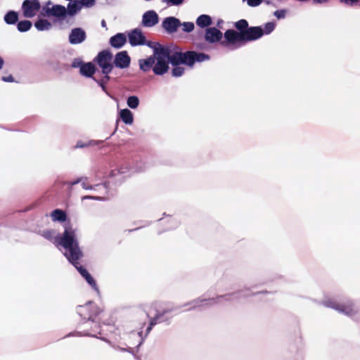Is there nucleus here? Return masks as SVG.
I'll list each match as a JSON object with an SVG mask.
<instances>
[{"label": "nucleus", "mask_w": 360, "mask_h": 360, "mask_svg": "<svg viewBox=\"0 0 360 360\" xmlns=\"http://www.w3.org/2000/svg\"><path fill=\"white\" fill-rule=\"evenodd\" d=\"M108 317V319L107 320L104 318L101 319V321L92 320L86 321L84 323V328L82 331L84 335L97 337L98 335H102L104 333V331L108 330L104 328L105 327H112L115 328V320L113 317L111 316Z\"/></svg>", "instance_id": "39448f33"}, {"label": "nucleus", "mask_w": 360, "mask_h": 360, "mask_svg": "<svg viewBox=\"0 0 360 360\" xmlns=\"http://www.w3.org/2000/svg\"><path fill=\"white\" fill-rule=\"evenodd\" d=\"M131 62V58L127 54L126 51L118 52L115 56L113 61V65L119 68L124 69L127 68Z\"/></svg>", "instance_id": "9b49d317"}, {"label": "nucleus", "mask_w": 360, "mask_h": 360, "mask_svg": "<svg viewBox=\"0 0 360 360\" xmlns=\"http://www.w3.org/2000/svg\"><path fill=\"white\" fill-rule=\"evenodd\" d=\"M222 32L216 27H208L205 30V39L209 43L213 44L219 41L220 44L224 46L221 44V41H223L224 39L222 40Z\"/></svg>", "instance_id": "1a4fd4ad"}, {"label": "nucleus", "mask_w": 360, "mask_h": 360, "mask_svg": "<svg viewBox=\"0 0 360 360\" xmlns=\"http://www.w3.org/2000/svg\"><path fill=\"white\" fill-rule=\"evenodd\" d=\"M156 57L157 56L154 53L152 56L139 60L140 69L143 72H148L151 68L153 69L157 59Z\"/></svg>", "instance_id": "dca6fc26"}, {"label": "nucleus", "mask_w": 360, "mask_h": 360, "mask_svg": "<svg viewBox=\"0 0 360 360\" xmlns=\"http://www.w3.org/2000/svg\"><path fill=\"white\" fill-rule=\"evenodd\" d=\"M42 16H51V8L48 6H44L40 12Z\"/></svg>", "instance_id": "473e14b6"}, {"label": "nucleus", "mask_w": 360, "mask_h": 360, "mask_svg": "<svg viewBox=\"0 0 360 360\" xmlns=\"http://www.w3.org/2000/svg\"><path fill=\"white\" fill-rule=\"evenodd\" d=\"M127 41V37L123 33H118L110 39V44L116 49L122 47Z\"/></svg>", "instance_id": "f3484780"}, {"label": "nucleus", "mask_w": 360, "mask_h": 360, "mask_svg": "<svg viewBox=\"0 0 360 360\" xmlns=\"http://www.w3.org/2000/svg\"><path fill=\"white\" fill-rule=\"evenodd\" d=\"M104 76L102 79L99 80H96L95 78L94 79L98 84V85L102 88L103 91H105V84L109 82L110 77L109 74H103Z\"/></svg>", "instance_id": "c85d7f7f"}, {"label": "nucleus", "mask_w": 360, "mask_h": 360, "mask_svg": "<svg viewBox=\"0 0 360 360\" xmlns=\"http://www.w3.org/2000/svg\"><path fill=\"white\" fill-rule=\"evenodd\" d=\"M266 3L267 4H270V1H266Z\"/></svg>", "instance_id": "49530a36"}, {"label": "nucleus", "mask_w": 360, "mask_h": 360, "mask_svg": "<svg viewBox=\"0 0 360 360\" xmlns=\"http://www.w3.org/2000/svg\"><path fill=\"white\" fill-rule=\"evenodd\" d=\"M340 1L342 4L352 6L354 4H357L359 2V0H340Z\"/></svg>", "instance_id": "58836bf2"}, {"label": "nucleus", "mask_w": 360, "mask_h": 360, "mask_svg": "<svg viewBox=\"0 0 360 360\" xmlns=\"http://www.w3.org/2000/svg\"><path fill=\"white\" fill-rule=\"evenodd\" d=\"M156 61L153 68V72L157 75H162L168 71L170 63L172 66L179 65H185L193 68L194 64L210 60V57L205 53H198L194 51H187L186 52L175 51L172 55L169 54L168 49L160 47L155 49Z\"/></svg>", "instance_id": "f03ea898"}, {"label": "nucleus", "mask_w": 360, "mask_h": 360, "mask_svg": "<svg viewBox=\"0 0 360 360\" xmlns=\"http://www.w3.org/2000/svg\"><path fill=\"white\" fill-rule=\"evenodd\" d=\"M185 72V68L184 67H181L179 65L174 66L172 70V75L173 77H181L184 75Z\"/></svg>", "instance_id": "cd10ccee"}, {"label": "nucleus", "mask_w": 360, "mask_h": 360, "mask_svg": "<svg viewBox=\"0 0 360 360\" xmlns=\"http://www.w3.org/2000/svg\"><path fill=\"white\" fill-rule=\"evenodd\" d=\"M80 7L78 6L77 2L69 3L68 5V11L69 15H75L79 10Z\"/></svg>", "instance_id": "bb28decb"}, {"label": "nucleus", "mask_w": 360, "mask_h": 360, "mask_svg": "<svg viewBox=\"0 0 360 360\" xmlns=\"http://www.w3.org/2000/svg\"><path fill=\"white\" fill-rule=\"evenodd\" d=\"M40 7L39 0H25L22 5L23 15L26 18H32L40 9Z\"/></svg>", "instance_id": "6e6552de"}, {"label": "nucleus", "mask_w": 360, "mask_h": 360, "mask_svg": "<svg viewBox=\"0 0 360 360\" xmlns=\"http://www.w3.org/2000/svg\"><path fill=\"white\" fill-rule=\"evenodd\" d=\"M324 305L327 307H330L340 312L344 313L348 316H352L356 312L354 304L351 302L340 304L333 300L330 299L324 301Z\"/></svg>", "instance_id": "0eeeda50"}, {"label": "nucleus", "mask_w": 360, "mask_h": 360, "mask_svg": "<svg viewBox=\"0 0 360 360\" xmlns=\"http://www.w3.org/2000/svg\"><path fill=\"white\" fill-rule=\"evenodd\" d=\"M285 14H286V11L285 10H277L274 12V15L278 18V19H281V18H284L285 16Z\"/></svg>", "instance_id": "e433bc0d"}, {"label": "nucleus", "mask_w": 360, "mask_h": 360, "mask_svg": "<svg viewBox=\"0 0 360 360\" xmlns=\"http://www.w3.org/2000/svg\"><path fill=\"white\" fill-rule=\"evenodd\" d=\"M212 301L214 303L217 302L215 301V299L214 298H212V299H201V298H198L196 300H194L193 301H192L191 303L193 304V307H191L192 309H194L196 307H198V306H202L204 302H205L207 304V302H211Z\"/></svg>", "instance_id": "a878e982"}, {"label": "nucleus", "mask_w": 360, "mask_h": 360, "mask_svg": "<svg viewBox=\"0 0 360 360\" xmlns=\"http://www.w3.org/2000/svg\"><path fill=\"white\" fill-rule=\"evenodd\" d=\"M77 312L86 321L92 320L101 321V319L110 316L108 312L105 311L103 309L91 301L84 305H79L77 307Z\"/></svg>", "instance_id": "20e7f679"}, {"label": "nucleus", "mask_w": 360, "mask_h": 360, "mask_svg": "<svg viewBox=\"0 0 360 360\" xmlns=\"http://www.w3.org/2000/svg\"><path fill=\"white\" fill-rule=\"evenodd\" d=\"M129 41L132 46L144 45L146 39L141 30L139 28L133 30L128 34Z\"/></svg>", "instance_id": "9d476101"}, {"label": "nucleus", "mask_w": 360, "mask_h": 360, "mask_svg": "<svg viewBox=\"0 0 360 360\" xmlns=\"http://www.w3.org/2000/svg\"><path fill=\"white\" fill-rule=\"evenodd\" d=\"M67 14V10L65 6L61 5H54L51 7V16L65 17Z\"/></svg>", "instance_id": "a211bd4d"}, {"label": "nucleus", "mask_w": 360, "mask_h": 360, "mask_svg": "<svg viewBox=\"0 0 360 360\" xmlns=\"http://www.w3.org/2000/svg\"><path fill=\"white\" fill-rule=\"evenodd\" d=\"M34 26L38 30L43 31L49 30L51 24L47 20L40 19L35 22Z\"/></svg>", "instance_id": "5701e85b"}, {"label": "nucleus", "mask_w": 360, "mask_h": 360, "mask_svg": "<svg viewBox=\"0 0 360 360\" xmlns=\"http://www.w3.org/2000/svg\"><path fill=\"white\" fill-rule=\"evenodd\" d=\"M31 21L27 20L20 21L17 25L18 30L21 32L28 31L31 28Z\"/></svg>", "instance_id": "b1692460"}, {"label": "nucleus", "mask_w": 360, "mask_h": 360, "mask_svg": "<svg viewBox=\"0 0 360 360\" xmlns=\"http://www.w3.org/2000/svg\"><path fill=\"white\" fill-rule=\"evenodd\" d=\"M127 103L129 108L135 109L139 106V99L136 96H131L127 98Z\"/></svg>", "instance_id": "393cba45"}, {"label": "nucleus", "mask_w": 360, "mask_h": 360, "mask_svg": "<svg viewBox=\"0 0 360 360\" xmlns=\"http://www.w3.org/2000/svg\"><path fill=\"white\" fill-rule=\"evenodd\" d=\"M55 231L52 229L45 230L42 233V236L49 240H53V243L55 244V238L57 237H54Z\"/></svg>", "instance_id": "7c9ffc66"}, {"label": "nucleus", "mask_w": 360, "mask_h": 360, "mask_svg": "<svg viewBox=\"0 0 360 360\" xmlns=\"http://www.w3.org/2000/svg\"><path fill=\"white\" fill-rule=\"evenodd\" d=\"M164 2L167 3L169 6H178L181 4L184 0H162Z\"/></svg>", "instance_id": "72a5a7b5"}, {"label": "nucleus", "mask_w": 360, "mask_h": 360, "mask_svg": "<svg viewBox=\"0 0 360 360\" xmlns=\"http://www.w3.org/2000/svg\"><path fill=\"white\" fill-rule=\"evenodd\" d=\"M196 24L200 27H207L212 24V18L207 15H201L197 18Z\"/></svg>", "instance_id": "6ab92c4d"}, {"label": "nucleus", "mask_w": 360, "mask_h": 360, "mask_svg": "<svg viewBox=\"0 0 360 360\" xmlns=\"http://www.w3.org/2000/svg\"><path fill=\"white\" fill-rule=\"evenodd\" d=\"M53 221H65L67 219L66 213L60 209L54 210L51 214Z\"/></svg>", "instance_id": "412c9836"}, {"label": "nucleus", "mask_w": 360, "mask_h": 360, "mask_svg": "<svg viewBox=\"0 0 360 360\" xmlns=\"http://www.w3.org/2000/svg\"><path fill=\"white\" fill-rule=\"evenodd\" d=\"M18 20V13L13 11H8L4 16V20L8 25H13L16 23Z\"/></svg>", "instance_id": "4be33fe9"}, {"label": "nucleus", "mask_w": 360, "mask_h": 360, "mask_svg": "<svg viewBox=\"0 0 360 360\" xmlns=\"http://www.w3.org/2000/svg\"><path fill=\"white\" fill-rule=\"evenodd\" d=\"M329 0H312L314 4H322L328 3Z\"/></svg>", "instance_id": "a19ab883"}, {"label": "nucleus", "mask_w": 360, "mask_h": 360, "mask_svg": "<svg viewBox=\"0 0 360 360\" xmlns=\"http://www.w3.org/2000/svg\"><path fill=\"white\" fill-rule=\"evenodd\" d=\"M79 182H82V186L83 187V188L84 189H91L92 187L89 185V182L87 181V179L86 178H80V179H78L76 181H72L70 183V184L71 186H73V185H75L77 184H78Z\"/></svg>", "instance_id": "c756f323"}, {"label": "nucleus", "mask_w": 360, "mask_h": 360, "mask_svg": "<svg viewBox=\"0 0 360 360\" xmlns=\"http://www.w3.org/2000/svg\"><path fill=\"white\" fill-rule=\"evenodd\" d=\"M181 25L183 27L182 30L185 32H191L194 29V24L191 22H184Z\"/></svg>", "instance_id": "2f4dec72"}, {"label": "nucleus", "mask_w": 360, "mask_h": 360, "mask_svg": "<svg viewBox=\"0 0 360 360\" xmlns=\"http://www.w3.org/2000/svg\"><path fill=\"white\" fill-rule=\"evenodd\" d=\"M2 80L7 82H12L14 81V79L12 75H9L8 77H3Z\"/></svg>", "instance_id": "ea45409f"}, {"label": "nucleus", "mask_w": 360, "mask_h": 360, "mask_svg": "<svg viewBox=\"0 0 360 360\" xmlns=\"http://www.w3.org/2000/svg\"><path fill=\"white\" fill-rule=\"evenodd\" d=\"M160 316L159 314L156 315L155 317L153 318L150 320L149 326L147 328V331H149L152 329L153 326H155L157 323L158 319H160Z\"/></svg>", "instance_id": "c9c22d12"}, {"label": "nucleus", "mask_w": 360, "mask_h": 360, "mask_svg": "<svg viewBox=\"0 0 360 360\" xmlns=\"http://www.w3.org/2000/svg\"><path fill=\"white\" fill-rule=\"evenodd\" d=\"M120 115L122 120L126 124H131L133 123V114L129 110L123 109L120 111Z\"/></svg>", "instance_id": "aec40b11"}, {"label": "nucleus", "mask_w": 360, "mask_h": 360, "mask_svg": "<svg viewBox=\"0 0 360 360\" xmlns=\"http://www.w3.org/2000/svg\"><path fill=\"white\" fill-rule=\"evenodd\" d=\"M82 6L90 8L95 5V0H80Z\"/></svg>", "instance_id": "f704fd0d"}, {"label": "nucleus", "mask_w": 360, "mask_h": 360, "mask_svg": "<svg viewBox=\"0 0 360 360\" xmlns=\"http://www.w3.org/2000/svg\"><path fill=\"white\" fill-rule=\"evenodd\" d=\"M247 1H248V4L252 7L257 6L260 5L262 4V2L263 1V0H247Z\"/></svg>", "instance_id": "4c0bfd02"}, {"label": "nucleus", "mask_w": 360, "mask_h": 360, "mask_svg": "<svg viewBox=\"0 0 360 360\" xmlns=\"http://www.w3.org/2000/svg\"><path fill=\"white\" fill-rule=\"evenodd\" d=\"M4 61L3 58L0 56V70L2 69L4 65Z\"/></svg>", "instance_id": "c03bdc74"}, {"label": "nucleus", "mask_w": 360, "mask_h": 360, "mask_svg": "<svg viewBox=\"0 0 360 360\" xmlns=\"http://www.w3.org/2000/svg\"><path fill=\"white\" fill-rule=\"evenodd\" d=\"M181 23L180 20L175 17H167L162 21V27L168 33L175 32L178 27L181 26Z\"/></svg>", "instance_id": "f8f14e48"}, {"label": "nucleus", "mask_w": 360, "mask_h": 360, "mask_svg": "<svg viewBox=\"0 0 360 360\" xmlns=\"http://www.w3.org/2000/svg\"><path fill=\"white\" fill-rule=\"evenodd\" d=\"M55 245L61 246L65 250L64 255L67 259L78 270L92 288L98 291L96 282L79 262L83 257V252L79 248L76 231L71 226L66 225L64 232L61 235L57 236L55 238Z\"/></svg>", "instance_id": "7ed1b4c3"}, {"label": "nucleus", "mask_w": 360, "mask_h": 360, "mask_svg": "<svg viewBox=\"0 0 360 360\" xmlns=\"http://www.w3.org/2000/svg\"><path fill=\"white\" fill-rule=\"evenodd\" d=\"M86 39L85 32L79 27L74 28L69 35V41L72 44H78Z\"/></svg>", "instance_id": "ddd939ff"}, {"label": "nucleus", "mask_w": 360, "mask_h": 360, "mask_svg": "<svg viewBox=\"0 0 360 360\" xmlns=\"http://www.w3.org/2000/svg\"><path fill=\"white\" fill-rule=\"evenodd\" d=\"M72 66L73 68H77V67H79V68H80V65L79 64V62H78V63H77L76 61H74V62L72 63Z\"/></svg>", "instance_id": "79ce46f5"}, {"label": "nucleus", "mask_w": 360, "mask_h": 360, "mask_svg": "<svg viewBox=\"0 0 360 360\" xmlns=\"http://www.w3.org/2000/svg\"><path fill=\"white\" fill-rule=\"evenodd\" d=\"M85 146H86V145L82 144V143H81V142H78V143H77L76 147H77V148H83V147H84Z\"/></svg>", "instance_id": "37998d69"}, {"label": "nucleus", "mask_w": 360, "mask_h": 360, "mask_svg": "<svg viewBox=\"0 0 360 360\" xmlns=\"http://www.w3.org/2000/svg\"><path fill=\"white\" fill-rule=\"evenodd\" d=\"M236 29L227 30L224 32V40L221 41L224 47L233 50L239 48L246 42L257 40L261 38L264 34H270L275 28L274 22L265 24L264 29L261 27H249L248 22L245 19L239 20L234 23Z\"/></svg>", "instance_id": "f257e3e1"}, {"label": "nucleus", "mask_w": 360, "mask_h": 360, "mask_svg": "<svg viewBox=\"0 0 360 360\" xmlns=\"http://www.w3.org/2000/svg\"><path fill=\"white\" fill-rule=\"evenodd\" d=\"M158 15L154 11H146L142 17V25L144 27H150L158 22Z\"/></svg>", "instance_id": "4468645a"}, {"label": "nucleus", "mask_w": 360, "mask_h": 360, "mask_svg": "<svg viewBox=\"0 0 360 360\" xmlns=\"http://www.w3.org/2000/svg\"><path fill=\"white\" fill-rule=\"evenodd\" d=\"M79 64L80 65V69L79 72L80 74L83 76H85L86 77H92L93 75L96 72V66L93 63L89 62L86 63H84L83 62L80 61L79 62Z\"/></svg>", "instance_id": "2eb2a0df"}, {"label": "nucleus", "mask_w": 360, "mask_h": 360, "mask_svg": "<svg viewBox=\"0 0 360 360\" xmlns=\"http://www.w3.org/2000/svg\"><path fill=\"white\" fill-rule=\"evenodd\" d=\"M112 58V53L109 50H103L97 54L94 62L101 69L103 74H110L114 68Z\"/></svg>", "instance_id": "423d86ee"}, {"label": "nucleus", "mask_w": 360, "mask_h": 360, "mask_svg": "<svg viewBox=\"0 0 360 360\" xmlns=\"http://www.w3.org/2000/svg\"><path fill=\"white\" fill-rule=\"evenodd\" d=\"M105 25V22L104 20L102 21V25L104 26Z\"/></svg>", "instance_id": "a18cd8bd"}]
</instances>
